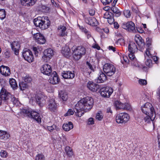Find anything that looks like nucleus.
I'll use <instances>...</instances> for the list:
<instances>
[{
    "label": "nucleus",
    "mask_w": 160,
    "mask_h": 160,
    "mask_svg": "<svg viewBox=\"0 0 160 160\" xmlns=\"http://www.w3.org/2000/svg\"><path fill=\"white\" fill-rule=\"evenodd\" d=\"M93 99L91 97H87L80 100L76 105L74 111L77 113V116L81 117L84 112L90 111L93 104Z\"/></svg>",
    "instance_id": "nucleus-1"
},
{
    "label": "nucleus",
    "mask_w": 160,
    "mask_h": 160,
    "mask_svg": "<svg viewBox=\"0 0 160 160\" xmlns=\"http://www.w3.org/2000/svg\"><path fill=\"white\" fill-rule=\"evenodd\" d=\"M19 102L18 98L2 89L0 92V105L2 103L8 104L12 103L13 104H18Z\"/></svg>",
    "instance_id": "nucleus-2"
},
{
    "label": "nucleus",
    "mask_w": 160,
    "mask_h": 160,
    "mask_svg": "<svg viewBox=\"0 0 160 160\" xmlns=\"http://www.w3.org/2000/svg\"><path fill=\"white\" fill-rule=\"evenodd\" d=\"M21 113L22 114H23L24 116L33 118L38 123L41 122V118L40 114L34 111L30 112L28 110L23 109L22 110Z\"/></svg>",
    "instance_id": "nucleus-3"
},
{
    "label": "nucleus",
    "mask_w": 160,
    "mask_h": 160,
    "mask_svg": "<svg viewBox=\"0 0 160 160\" xmlns=\"http://www.w3.org/2000/svg\"><path fill=\"white\" fill-rule=\"evenodd\" d=\"M86 53L85 48L81 46H78L73 51V58L76 60L79 59Z\"/></svg>",
    "instance_id": "nucleus-4"
},
{
    "label": "nucleus",
    "mask_w": 160,
    "mask_h": 160,
    "mask_svg": "<svg viewBox=\"0 0 160 160\" xmlns=\"http://www.w3.org/2000/svg\"><path fill=\"white\" fill-rule=\"evenodd\" d=\"M103 70L107 76H111L115 73L116 71V68L112 64L106 63L103 65Z\"/></svg>",
    "instance_id": "nucleus-5"
},
{
    "label": "nucleus",
    "mask_w": 160,
    "mask_h": 160,
    "mask_svg": "<svg viewBox=\"0 0 160 160\" xmlns=\"http://www.w3.org/2000/svg\"><path fill=\"white\" fill-rule=\"evenodd\" d=\"M141 109L142 112L145 115L155 114L154 108L152 104L149 102L146 103L143 106L141 107Z\"/></svg>",
    "instance_id": "nucleus-6"
},
{
    "label": "nucleus",
    "mask_w": 160,
    "mask_h": 160,
    "mask_svg": "<svg viewBox=\"0 0 160 160\" xmlns=\"http://www.w3.org/2000/svg\"><path fill=\"white\" fill-rule=\"evenodd\" d=\"M129 119V116L128 114L126 113H121L117 116L116 120L118 123H122L126 122Z\"/></svg>",
    "instance_id": "nucleus-7"
},
{
    "label": "nucleus",
    "mask_w": 160,
    "mask_h": 160,
    "mask_svg": "<svg viewBox=\"0 0 160 160\" xmlns=\"http://www.w3.org/2000/svg\"><path fill=\"white\" fill-rule=\"evenodd\" d=\"M54 55L53 50L51 48L45 49L43 52V55L42 57V60L44 62H47Z\"/></svg>",
    "instance_id": "nucleus-8"
},
{
    "label": "nucleus",
    "mask_w": 160,
    "mask_h": 160,
    "mask_svg": "<svg viewBox=\"0 0 160 160\" xmlns=\"http://www.w3.org/2000/svg\"><path fill=\"white\" fill-rule=\"evenodd\" d=\"M122 27L130 32H136L134 23L132 21L124 23L122 25Z\"/></svg>",
    "instance_id": "nucleus-9"
},
{
    "label": "nucleus",
    "mask_w": 160,
    "mask_h": 160,
    "mask_svg": "<svg viewBox=\"0 0 160 160\" xmlns=\"http://www.w3.org/2000/svg\"><path fill=\"white\" fill-rule=\"evenodd\" d=\"M114 104L117 110L123 109L130 110L131 109V105L128 103H122L119 101H115Z\"/></svg>",
    "instance_id": "nucleus-10"
},
{
    "label": "nucleus",
    "mask_w": 160,
    "mask_h": 160,
    "mask_svg": "<svg viewBox=\"0 0 160 160\" xmlns=\"http://www.w3.org/2000/svg\"><path fill=\"white\" fill-rule=\"evenodd\" d=\"M113 92L112 88L109 87H103L100 90L101 95L105 98H109Z\"/></svg>",
    "instance_id": "nucleus-11"
},
{
    "label": "nucleus",
    "mask_w": 160,
    "mask_h": 160,
    "mask_svg": "<svg viewBox=\"0 0 160 160\" xmlns=\"http://www.w3.org/2000/svg\"><path fill=\"white\" fill-rule=\"evenodd\" d=\"M22 56L24 59L29 62L33 60V57L32 52L28 49H25L22 53Z\"/></svg>",
    "instance_id": "nucleus-12"
},
{
    "label": "nucleus",
    "mask_w": 160,
    "mask_h": 160,
    "mask_svg": "<svg viewBox=\"0 0 160 160\" xmlns=\"http://www.w3.org/2000/svg\"><path fill=\"white\" fill-rule=\"evenodd\" d=\"M135 40L138 46V49L140 51L143 52V50L145 48L144 40L139 35H137L135 36Z\"/></svg>",
    "instance_id": "nucleus-13"
},
{
    "label": "nucleus",
    "mask_w": 160,
    "mask_h": 160,
    "mask_svg": "<svg viewBox=\"0 0 160 160\" xmlns=\"http://www.w3.org/2000/svg\"><path fill=\"white\" fill-rule=\"evenodd\" d=\"M47 97L45 95L39 93L36 96V101L37 103L40 106H42L46 102Z\"/></svg>",
    "instance_id": "nucleus-14"
},
{
    "label": "nucleus",
    "mask_w": 160,
    "mask_h": 160,
    "mask_svg": "<svg viewBox=\"0 0 160 160\" xmlns=\"http://www.w3.org/2000/svg\"><path fill=\"white\" fill-rule=\"evenodd\" d=\"M33 38L36 42L39 44H43L46 42L44 37L39 33H37L33 35Z\"/></svg>",
    "instance_id": "nucleus-15"
},
{
    "label": "nucleus",
    "mask_w": 160,
    "mask_h": 160,
    "mask_svg": "<svg viewBox=\"0 0 160 160\" xmlns=\"http://www.w3.org/2000/svg\"><path fill=\"white\" fill-rule=\"evenodd\" d=\"M41 72L44 74L49 75L52 72V68L51 66L47 64H45L42 66L41 68Z\"/></svg>",
    "instance_id": "nucleus-16"
},
{
    "label": "nucleus",
    "mask_w": 160,
    "mask_h": 160,
    "mask_svg": "<svg viewBox=\"0 0 160 160\" xmlns=\"http://www.w3.org/2000/svg\"><path fill=\"white\" fill-rule=\"evenodd\" d=\"M87 88L91 91L96 92L100 88L99 85L92 81H89L87 84Z\"/></svg>",
    "instance_id": "nucleus-17"
},
{
    "label": "nucleus",
    "mask_w": 160,
    "mask_h": 160,
    "mask_svg": "<svg viewBox=\"0 0 160 160\" xmlns=\"http://www.w3.org/2000/svg\"><path fill=\"white\" fill-rule=\"evenodd\" d=\"M85 22L92 26H96L98 25V22L96 19L93 17H86L85 18Z\"/></svg>",
    "instance_id": "nucleus-18"
},
{
    "label": "nucleus",
    "mask_w": 160,
    "mask_h": 160,
    "mask_svg": "<svg viewBox=\"0 0 160 160\" xmlns=\"http://www.w3.org/2000/svg\"><path fill=\"white\" fill-rule=\"evenodd\" d=\"M57 107V105L53 98L49 100L48 102V108L51 112H55Z\"/></svg>",
    "instance_id": "nucleus-19"
},
{
    "label": "nucleus",
    "mask_w": 160,
    "mask_h": 160,
    "mask_svg": "<svg viewBox=\"0 0 160 160\" xmlns=\"http://www.w3.org/2000/svg\"><path fill=\"white\" fill-rule=\"evenodd\" d=\"M0 72L5 76H8L11 74L10 70L9 68L3 65L0 67Z\"/></svg>",
    "instance_id": "nucleus-20"
},
{
    "label": "nucleus",
    "mask_w": 160,
    "mask_h": 160,
    "mask_svg": "<svg viewBox=\"0 0 160 160\" xmlns=\"http://www.w3.org/2000/svg\"><path fill=\"white\" fill-rule=\"evenodd\" d=\"M59 80L57 74L56 72L52 74L51 77L49 79V82L52 84H55L58 83Z\"/></svg>",
    "instance_id": "nucleus-21"
},
{
    "label": "nucleus",
    "mask_w": 160,
    "mask_h": 160,
    "mask_svg": "<svg viewBox=\"0 0 160 160\" xmlns=\"http://www.w3.org/2000/svg\"><path fill=\"white\" fill-rule=\"evenodd\" d=\"M96 67L94 66H93L91 64L87 62L85 68H83V71L86 73L90 74L92 72H94Z\"/></svg>",
    "instance_id": "nucleus-22"
},
{
    "label": "nucleus",
    "mask_w": 160,
    "mask_h": 160,
    "mask_svg": "<svg viewBox=\"0 0 160 160\" xmlns=\"http://www.w3.org/2000/svg\"><path fill=\"white\" fill-rule=\"evenodd\" d=\"M67 28L63 25H60L58 28V35L62 37H65L67 36Z\"/></svg>",
    "instance_id": "nucleus-23"
},
{
    "label": "nucleus",
    "mask_w": 160,
    "mask_h": 160,
    "mask_svg": "<svg viewBox=\"0 0 160 160\" xmlns=\"http://www.w3.org/2000/svg\"><path fill=\"white\" fill-rule=\"evenodd\" d=\"M62 75L65 79H72L75 77L73 71H63L62 73Z\"/></svg>",
    "instance_id": "nucleus-24"
},
{
    "label": "nucleus",
    "mask_w": 160,
    "mask_h": 160,
    "mask_svg": "<svg viewBox=\"0 0 160 160\" xmlns=\"http://www.w3.org/2000/svg\"><path fill=\"white\" fill-rule=\"evenodd\" d=\"M12 49L14 51L15 54L18 55L20 48V45L18 42L14 41L11 43Z\"/></svg>",
    "instance_id": "nucleus-25"
},
{
    "label": "nucleus",
    "mask_w": 160,
    "mask_h": 160,
    "mask_svg": "<svg viewBox=\"0 0 160 160\" xmlns=\"http://www.w3.org/2000/svg\"><path fill=\"white\" fill-rule=\"evenodd\" d=\"M43 17H39L34 19L33 22L36 27H38L42 30Z\"/></svg>",
    "instance_id": "nucleus-26"
},
{
    "label": "nucleus",
    "mask_w": 160,
    "mask_h": 160,
    "mask_svg": "<svg viewBox=\"0 0 160 160\" xmlns=\"http://www.w3.org/2000/svg\"><path fill=\"white\" fill-rule=\"evenodd\" d=\"M37 0H21V3L22 5L25 7H30L34 5Z\"/></svg>",
    "instance_id": "nucleus-27"
},
{
    "label": "nucleus",
    "mask_w": 160,
    "mask_h": 160,
    "mask_svg": "<svg viewBox=\"0 0 160 160\" xmlns=\"http://www.w3.org/2000/svg\"><path fill=\"white\" fill-rule=\"evenodd\" d=\"M111 10L112 12L113 13L110 12V13L113 16L116 17H118L121 15V12L118 8L115 6H112L111 7Z\"/></svg>",
    "instance_id": "nucleus-28"
},
{
    "label": "nucleus",
    "mask_w": 160,
    "mask_h": 160,
    "mask_svg": "<svg viewBox=\"0 0 160 160\" xmlns=\"http://www.w3.org/2000/svg\"><path fill=\"white\" fill-rule=\"evenodd\" d=\"M138 48L136 44L133 42H130L128 46V50L130 52L134 53Z\"/></svg>",
    "instance_id": "nucleus-29"
},
{
    "label": "nucleus",
    "mask_w": 160,
    "mask_h": 160,
    "mask_svg": "<svg viewBox=\"0 0 160 160\" xmlns=\"http://www.w3.org/2000/svg\"><path fill=\"white\" fill-rule=\"evenodd\" d=\"M62 53L63 56L67 58H68L71 53L70 48L67 46L62 48Z\"/></svg>",
    "instance_id": "nucleus-30"
},
{
    "label": "nucleus",
    "mask_w": 160,
    "mask_h": 160,
    "mask_svg": "<svg viewBox=\"0 0 160 160\" xmlns=\"http://www.w3.org/2000/svg\"><path fill=\"white\" fill-rule=\"evenodd\" d=\"M42 24V30L47 29L49 27L50 25V22L48 17H43Z\"/></svg>",
    "instance_id": "nucleus-31"
},
{
    "label": "nucleus",
    "mask_w": 160,
    "mask_h": 160,
    "mask_svg": "<svg viewBox=\"0 0 160 160\" xmlns=\"http://www.w3.org/2000/svg\"><path fill=\"white\" fill-rule=\"evenodd\" d=\"M146 116H145L144 118L145 122L147 123H149L151 121L152 122L154 120L155 118V114H148V115H145Z\"/></svg>",
    "instance_id": "nucleus-32"
},
{
    "label": "nucleus",
    "mask_w": 160,
    "mask_h": 160,
    "mask_svg": "<svg viewBox=\"0 0 160 160\" xmlns=\"http://www.w3.org/2000/svg\"><path fill=\"white\" fill-rule=\"evenodd\" d=\"M9 135L6 131L0 130V139L6 141L8 139Z\"/></svg>",
    "instance_id": "nucleus-33"
},
{
    "label": "nucleus",
    "mask_w": 160,
    "mask_h": 160,
    "mask_svg": "<svg viewBox=\"0 0 160 160\" xmlns=\"http://www.w3.org/2000/svg\"><path fill=\"white\" fill-rule=\"evenodd\" d=\"M73 125L71 122H68V123L63 124V129L66 131H68L73 128Z\"/></svg>",
    "instance_id": "nucleus-34"
},
{
    "label": "nucleus",
    "mask_w": 160,
    "mask_h": 160,
    "mask_svg": "<svg viewBox=\"0 0 160 160\" xmlns=\"http://www.w3.org/2000/svg\"><path fill=\"white\" fill-rule=\"evenodd\" d=\"M106 74H105L103 72L100 74L99 77H98L97 82L98 83H100L103 82L107 79Z\"/></svg>",
    "instance_id": "nucleus-35"
},
{
    "label": "nucleus",
    "mask_w": 160,
    "mask_h": 160,
    "mask_svg": "<svg viewBox=\"0 0 160 160\" xmlns=\"http://www.w3.org/2000/svg\"><path fill=\"white\" fill-rule=\"evenodd\" d=\"M59 95L63 101H66L67 100L68 96L67 92L62 91L59 92Z\"/></svg>",
    "instance_id": "nucleus-36"
},
{
    "label": "nucleus",
    "mask_w": 160,
    "mask_h": 160,
    "mask_svg": "<svg viewBox=\"0 0 160 160\" xmlns=\"http://www.w3.org/2000/svg\"><path fill=\"white\" fill-rule=\"evenodd\" d=\"M9 83L11 87L13 89H17L18 85L15 79L13 78L10 79Z\"/></svg>",
    "instance_id": "nucleus-37"
},
{
    "label": "nucleus",
    "mask_w": 160,
    "mask_h": 160,
    "mask_svg": "<svg viewBox=\"0 0 160 160\" xmlns=\"http://www.w3.org/2000/svg\"><path fill=\"white\" fill-rule=\"evenodd\" d=\"M65 151L67 155L69 157H72L73 155L72 149L69 147L67 146L65 148Z\"/></svg>",
    "instance_id": "nucleus-38"
},
{
    "label": "nucleus",
    "mask_w": 160,
    "mask_h": 160,
    "mask_svg": "<svg viewBox=\"0 0 160 160\" xmlns=\"http://www.w3.org/2000/svg\"><path fill=\"white\" fill-rule=\"evenodd\" d=\"M6 12L4 9H0V19L3 20L6 18Z\"/></svg>",
    "instance_id": "nucleus-39"
},
{
    "label": "nucleus",
    "mask_w": 160,
    "mask_h": 160,
    "mask_svg": "<svg viewBox=\"0 0 160 160\" xmlns=\"http://www.w3.org/2000/svg\"><path fill=\"white\" fill-rule=\"evenodd\" d=\"M19 86L21 90H23L28 87L27 84L25 82H19Z\"/></svg>",
    "instance_id": "nucleus-40"
},
{
    "label": "nucleus",
    "mask_w": 160,
    "mask_h": 160,
    "mask_svg": "<svg viewBox=\"0 0 160 160\" xmlns=\"http://www.w3.org/2000/svg\"><path fill=\"white\" fill-rule=\"evenodd\" d=\"M57 127L55 125H53L51 126H48L47 127V129L48 131L50 132L56 129L57 130L58 129V128H57Z\"/></svg>",
    "instance_id": "nucleus-41"
},
{
    "label": "nucleus",
    "mask_w": 160,
    "mask_h": 160,
    "mask_svg": "<svg viewBox=\"0 0 160 160\" xmlns=\"http://www.w3.org/2000/svg\"><path fill=\"white\" fill-rule=\"evenodd\" d=\"M145 64L149 68L152 67V60L151 59H147L145 62Z\"/></svg>",
    "instance_id": "nucleus-42"
},
{
    "label": "nucleus",
    "mask_w": 160,
    "mask_h": 160,
    "mask_svg": "<svg viewBox=\"0 0 160 160\" xmlns=\"http://www.w3.org/2000/svg\"><path fill=\"white\" fill-rule=\"evenodd\" d=\"M44 156L42 154H38L36 157V160H44Z\"/></svg>",
    "instance_id": "nucleus-43"
},
{
    "label": "nucleus",
    "mask_w": 160,
    "mask_h": 160,
    "mask_svg": "<svg viewBox=\"0 0 160 160\" xmlns=\"http://www.w3.org/2000/svg\"><path fill=\"white\" fill-rule=\"evenodd\" d=\"M74 109V108L73 109ZM74 112H75L74 111H73L72 109H69L68 110L67 112L65 114V116H70L71 115H72L74 113Z\"/></svg>",
    "instance_id": "nucleus-44"
},
{
    "label": "nucleus",
    "mask_w": 160,
    "mask_h": 160,
    "mask_svg": "<svg viewBox=\"0 0 160 160\" xmlns=\"http://www.w3.org/2000/svg\"><path fill=\"white\" fill-rule=\"evenodd\" d=\"M128 61L130 62L131 64L132 65L137 67L139 66V65L138 63L137 60L136 58H134V59L132 61H130L129 60H128Z\"/></svg>",
    "instance_id": "nucleus-45"
},
{
    "label": "nucleus",
    "mask_w": 160,
    "mask_h": 160,
    "mask_svg": "<svg viewBox=\"0 0 160 160\" xmlns=\"http://www.w3.org/2000/svg\"><path fill=\"white\" fill-rule=\"evenodd\" d=\"M23 80H24L25 82L27 83H30L32 81V79L31 78L28 76H26L23 79Z\"/></svg>",
    "instance_id": "nucleus-46"
},
{
    "label": "nucleus",
    "mask_w": 160,
    "mask_h": 160,
    "mask_svg": "<svg viewBox=\"0 0 160 160\" xmlns=\"http://www.w3.org/2000/svg\"><path fill=\"white\" fill-rule=\"evenodd\" d=\"M110 13L109 12H106L104 14L103 18L107 19V20L109 19V18L110 19L112 17V16L111 14H110Z\"/></svg>",
    "instance_id": "nucleus-47"
},
{
    "label": "nucleus",
    "mask_w": 160,
    "mask_h": 160,
    "mask_svg": "<svg viewBox=\"0 0 160 160\" xmlns=\"http://www.w3.org/2000/svg\"><path fill=\"white\" fill-rule=\"evenodd\" d=\"M139 84L142 85H145L147 84V81L145 79H140L138 80Z\"/></svg>",
    "instance_id": "nucleus-48"
},
{
    "label": "nucleus",
    "mask_w": 160,
    "mask_h": 160,
    "mask_svg": "<svg viewBox=\"0 0 160 160\" xmlns=\"http://www.w3.org/2000/svg\"><path fill=\"white\" fill-rule=\"evenodd\" d=\"M123 13H124V15L127 18H129V17H130V16H131V13H130V11L128 10H125L124 11Z\"/></svg>",
    "instance_id": "nucleus-49"
},
{
    "label": "nucleus",
    "mask_w": 160,
    "mask_h": 160,
    "mask_svg": "<svg viewBox=\"0 0 160 160\" xmlns=\"http://www.w3.org/2000/svg\"><path fill=\"white\" fill-rule=\"evenodd\" d=\"M0 155L2 158H6L7 156V153L6 151L2 150L0 152Z\"/></svg>",
    "instance_id": "nucleus-50"
},
{
    "label": "nucleus",
    "mask_w": 160,
    "mask_h": 160,
    "mask_svg": "<svg viewBox=\"0 0 160 160\" xmlns=\"http://www.w3.org/2000/svg\"><path fill=\"white\" fill-rule=\"evenodd\" d=\"M134 53L130 52V53L129 54L128 56L130 60V61H132L134 59V58H136Z\"/></svg>",
    "instance_id": "nucleus-51"
},
{
    "label": "nucleus",
    "mask_w": 160,
    "mask_h": 160,
    "mask_svg": "<svg viewBox=\"0 0 160 160\" xmlns=\"http://www.w3.org/2000/svg\"><path fill=\"white\" fill-rule=\"evenodd\" d=\"M103 117V116L102 114H100L99 113H98L96 116V119L99 121L101 120Z\"/></svg>",
    "instance_id": "nucleus-52"
},
{
    "label": "nucleus",
    "mask_w": 160,
    "mask_h": 160,
    "mask_svg": "<svg viewBox=\"0 0 160 160\" xmlns=\"http://www.w3.org/2000/svg\"><path fill=\"white\" fill-rule=\"evenodd\" d=\"M113 15H112V17L110 18L109 19L107 20V21L110 24H112L113 23V22H114V19L113 18Z\"/></svg>",
    "instance_id": "nucleus-53"
},
{
    "label": "nucleus",
    "mask_w": 160,
    "mask_h": 160,
    "mask_svg": "<svg viewBox=\"0 0 160 160\" xmlns=\"http://www.w3.org/2000/svg\"><path fill=\"white\" fill-rule=\"evenodd\" d=\"M146 46L148 47H149L151 45L152 43V39L150 38H148L146 39Z\"/></svg>",
    "instance_id": "nucleus-54"
},
{
    "label": "nucleus",
    "mask_w": 160,
    "mask_h": 160,
    "mask_svg": "<svg viewBox=\"0 0 160 160\" xmlns=\"http://www.w3.org/2000/svg\"><path fill=\"white\" fill-rule=\"evenodd\" d=\"M88 124L92 125L94 124V121L93 119L92 118H90L88 119Z\"/></svg>",
    "instance_id": "nucleus-55"
},
{
    "label": "nucleus",
    "mask_w": 160,
    "mask_h": 160,
    "mask_svg": "<svg viewBox=\"0 0 160 160\" xmlns=\"http://www.w3.org/2000/svg\"><path fill=\"white\" fill-rule=\"evenodd\" d=\"M33 50L34 52L35 55L37 57L38 54V49L36 47H33Z\"/></svg>",
    "instance_id": "nucleus-56"
},
{
    "label": "nucleus",
    "mask_w": 160,
    "mask_h": 160,
    "mask_svg": "<svg viewBox=\"0 0 160 160\" xmlns=\"http://www.w3.org/2000/svg\"><path fill=\"white\" fill-rule=\"evenodd\" d=\"M10 52L8 51L5 52L4 54V57L6 58H9L10 57Z\"/></svg>",
    "instance_id": "nucleus-57"
},
{
    "label": "nucleus",
    "mask_w": 160,
    "mask_h": 160,
    "mask_svg": "<svg viewBox=\"0 0 160 160\" xmlns=\"http://www.w3.org/2000/svg\"><path fill=\"white\" fill-rule=\"evenodd\" d=\"M157 98L159 99H160V87H159L157 92Z\"/></svg>",
    "instance_id": "nucleus-58"
},
{
    "label": "nucleus",
    "mask_w": 160,
    "mask_h": 160,
    "mask_svg": "<svg viewBox=\"0 0 160 160\" xmlns=\"http://www.w3.org/2000/svg\"><path fill=\"white\" fill-rule=\"evenodd\" d=\"M145 53L146 55L149 57H151L152 55L150 54V51L148 50V49H147Z\"/></svg>",
    "instance_id": "nucleus-59"
},
{
    "label": "nucleus",
    "mask_w": 160,
    "mask_h": 160,
    "mask_svg": "<svg viewBox=\"0 0 160 160\" xmlns=\"http://www.w3.org/2000/svg\"><path fill=\"white\" fill-rule=\"evenodd\" d=\"M95 11L93 9H91L89 11V14L91 16H93L95 14Z\"/></svg>",
    "instance_id": "nucleus-60"
},
{
    "label": "nucleus",
    "mask_w": 160,
    "mask_h": 160,
    "mask_svg": "<svg viewBox=\"0 0 160 160\" xmlns=\"http://www.w3.org/2000/svg\"><path fill=\"white\" fill-rule=\"evenodd\" d=\"M136 31H138V32H139L140 33H142L144 32L143 30L142 29V28H137Z\"/></svg>",
    "instance_id": "nucleus-61"
},
{
    "label": "nucleus",
    "mask_w": 160,
    "mask_h": 160,
    "mask_svg": "<svg viewBox=\"0 0 160 160\" xmlns=\"http://www.w3.org/2000/svg\"><path fill=\"white\" fill-rule=\"evenodd\" d=\"M152 58L154 60V61L156 62L157 63V62H158V58L157 56H152Z\"/></svg>",
    "instance_id": "nucleus-62"
},
{
    "label": "nucleus",
    "mask_w": 160,
    "mask_h": 160,
    "mask_svg": "<svg viewBox=\"0 0 160 160\" xmlns=\"http://www.w3.org/2000/svg\"><path fill=\"white\" fill-rule=\"evenodd\" d=\"M114 28H118L119 27V25L117 22H113Z\"/></svg>",
    "instance_id": "nucleus-63"
},
{
    "label": "nucleus",
    "mask_w": 160,
    "mask_h": 160,
    "mask_svg": "<svg viewBox=\"0 0 160 160\" xmlns=\"http://www.w3.org/2000/svg\"><path fill=\"white\" fill-rule=\"evenodd\" d=\"M103 9L105 11H108L111 10V8L109 6L105 7L103 8Z\"/></svg>",
    "instance_id": "nucleus-64"
}]
</instances>
